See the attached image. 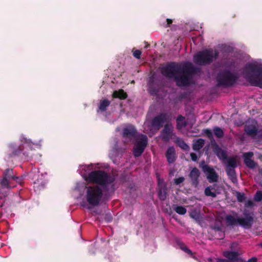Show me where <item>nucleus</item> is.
<instances>
[{
  "mask_svg": "<svg viewBox=\"0 0 262 262\" xmlns=\"http://www.w3.org/2000/svg\"><path fill=\"white\" fill-rule=\"evenodd\" d=\"M223 255L231 260L237 261L239 259L238 258V253L236 251H225L224 252Z\"/></svg>",
  "mask_w": 262,
  "mask_h": 262,
  "instance_id": "nucleus-18",
  "label": "nucleus"
},
{
  "mask_svg": "<svg viewBox=\"0 0 262 262\" xmlns=\"http://www.w3.org/2000/svg\"><path fill=\"white\" fill-rule=\"evenodd\" d=\"M225 161L227 162L226 168H235L237 166L236 159L235 157H228Z\"/></svg>",
  "mask_w": 262,
  "mask_h": 262,
  "instance_id": "nucleus-22",
  "label": "nucleus"
},
{
  "mask_svg": "<svg viewBox=\"0 0 262 262\" xmlns=\"http://www.w3.org/2000/svg\"><path fill=\"white\" fill-rule=\"evenodd\" d=\"M245 217H238V224L245 228H250L254 221L253 214L247 212H244Z\"/></svg>",
  "mask_w": 262,
  "mask_h": 262,
  "instance_id": "nucleus-11",
  "label": "nucleus"
},
{
  "mask_svg": "<svg viewBox=\"0 0 262 262\" xmlns=\"http://www.w3.org/2000/svg\"><path fill=\"white\" fill-rule=\"evenodd\" d=\"M167 24L165 26V27H169L170 25L172 23V20L169 18H167L166 19Z\"/></svg>",
  "mask_w": 262,
  "mask_h": 262,
  "instance_id": "nucleus-46",
  "label": "nucleus"
},
{
  "mask_svg": "<svg viewBox=\"0 0 262 262\" xmlns=\"http://www.w3.org/2000/svg\"><path fill=\"white\" fill-rule=\"evenodd\" d=\"M141 55V52L139 50H136L133 52L134 56L137 59H140Z\"/></svg>",
  "mask_w": 262,
  "mask_h": 262,
  "instance_id": "nucleus-41",
  "label": "nucleus"
},
{
  "mask_svg": "<svg viewBox=\"0 0 262 262\" xmlns=\"http://www.w3.org/2000/svg\"><path fill=\"white\" fill-rule=\"evenodd\" d=\"M185 117L182 115H179L177 118V128L178 129H181L183 127L186 126L187 124L185 121Z\"/></svg>",
  "mask_w": 262,
  "mask_h": 262,
  "instance_id": "nucleus-24",
  "label": "nucleus"
},
{
  "mask_svg": "<svg viewBox=\"0 0 262 262\" xmlns=\"http://www.w3.org/2000/svg\"><path fill=\"white\" fill-rule=\"evenodd\" d=\"M203 132L205 134L206 136L210 140H213V134L211 129L207 128L203 130Z\"/></svg>",
  "mask_w": 262,
  "mask_h": 262,
  "instance_id": "nucleus-36",
  "label": "nucleus"
},
{
  "mask_svg": "<svg viewBox=\"0 0 262 262\" xmlns=\"http://www.w3.org/2000/svg\"><path fill=\"white\" fill-rule=\"evenodd\" d=\"M211 51L213 61L216 60L219 56V52L217 50L213 51L212 49H209Z\"/></svg>",
  "mask_w": 262,
  "mask_h": 262,
  "instance_id": "nucleus-40",
  "label": "nucleus"
},
{
  "mask_svg": "<svg viewBox=\"0 0 262 262\" xmlns=\"http://www.w3.org/2000/svg\"><path fill=\"white\" fill-rule=\"evenodd\" d=\"M190 155L191 157V159L193 161L195 162L197 161L198 157H197V155L195 153L191 152V153H190Z\"/></svg>",
  "mask_w": 262,
  "mask_h": 262,
  "instance_id": "nucleus-45",
  "label": "nucleus"
},
{
  "mask_svg": "<svg viewBox=\"0 0 262 262\" xmlns=\"http://www.w3.org/2000/svg\"><path fill=\"white\" fill-rule=\"evenodd\" d=\"M13 181H15L17 183L19 184H21L23 183V182L21 180V178H20L19 177L14 176Z\"/></svg>",
  "mask_w": 262,
  "mask_h": 262,
  "instance_id": "nucleus-44",
  "label": "nucleus"
},
{
  "mask_svg": "<svg viewBox=\"0 0 262 262\" xmlns=\"http://www.w3.org/2000/svg\"><path fill=\"white\" fill-rule=\"evenodd\" d=\"M137 134V130L133 125H129L123 129L122 135L124 138L132 140Z\"/></svg>",
  "mask_w": 262,
  "mask_h": 262,
  "instance_id": "nucleus-15",
  "label": "nucleus"
},
{
  "mask_svg": "<svg viewBox=\"0 0 262 262\" xmlns=\"http://www.w3.org/2000/svg\"><path fill=\"white\" fill-rule=\"evenodd\" d=\"M245 131L248 135L253 137L255 136L258 133L256 127L251 125L246 126Z\"/></svg>",
  "mask_w": 262,
  "mask_h": 262,
  "instance_id": "nucleus-19",
  "label": "nucleus"
},
{
  "mask_svg": "<svg viewBox=\"0 0 262 262\" xmlns=\"http://www.w3.org/2000/svg\"><path fill=\"white\" fill-rule=\"evenodd\" d=\"M253 155V152L251 151L245 152L243 155L244 163L247 167L250 169L254 168L257 165L254 160L251 159Z\"/></svg>",
  "mask_w": 262,
  "mask_h": 262,
  "instance_id": "nucleus-14",
  "label": "nucleus"
},
{
  "mask_svg": "<svg viewBox=\"0 0 262 262\" xmlns=\"http://www.w3.org/2000/svg\"><path fill=\"white\" fill-rule=\"evenodd\" d=\"M86 181L102 186L103 190L106 193H113L115 191L114 182L115 178L111 174L101 170L90 172Z\"/></svg>",
  "mask_w": 262,
  "mask_h": 262,
  "instance_id": "nucleus-2",
  "label": "nucleus"
},
{
  "mask_svg": "<svg viewBox=\"0 0 262 262\" xmlns=\"http://www.w3.org/2000/svg\"><path fill=\"white\" fill-rule=\"evenodd\" d=\"M254 200L256 202H260L262 200V191H257L254 197Z\"/></svg>",
  "mask_w": 262,
  "mask_h": 262,
  "instance_id": "nucleus-35",
  "label": "nucleus"
},
{
  "mask_svg": "<svg viewBox=\"0 0 262 262\" xmlns=\"http://www.w3.org/2000/svg\"><path fill=\"white\" fill-rule=\"evenodd\" d=\"M146 46L144 47L145 48H147L148 47H149V44H148L147 42H146Z\"/></svg>",
  "mask_w": 262,
  "mask_h": 262,
  "instance_id": "nucleus-51",
  "label": "nucleus"
},
{
  "mask_svg": "<svg viewBox=\"0 0 262 262\" xmlns=\"http://www.w3.org/2000/svg\"><path fill=\"white\" fill-rule=\"evenodd\" d=\"M222 50L223 52L226 53H230L233 52V49L230 46H227L226 45H222Z\"/></svg>",
  "mask_w": 262,
  "mask_h": 262,
  "instance_id": "nucleus-34",
  "label": "nucleus"
},
{
  "mask_svg": "<svg viewBox=\"0 0 262 262\" xmlns=\"http://www.w3.org/2000/svg\"><path fill=\"white\" fill-rule=\"evenodd\" d=\"M14 176H15L13 174V169L11 168H8L6 169L3 173V177L4 178L8 179L11 181H13Z\"/></svg>",
  "mask_w": 262,
  "mask_h": 262,
  "instance_id": "nucleus-28",
  "label": "nucleus"
},
{
  "mask_svg": "<svg viewBox=\"0 0 262 262\" xmlns=\"http://www.w3.org/2000/svg\"><path fill=\"white\" fill-rule=\"evenodd\" d=\"M9 148L11 153L9 155L8 158H11L13 156H20L24 149V146L23 144L17 146L14 144H11L9 145Z\"/></svg>",
  "mask_w": 262,
  "mask_h": 262,
  "instance_id": "nucleus-16",
  "label": "nucleus"
},
{
  "mask_svg": "<svg viewBox=\"0 0 262 262\" xmlns=\"http://www.w3.org/2000/svg\"><path fill=\"white\" fill-rule=\"evenodd\" d=\"M103 191V189L98 185L86 187V200L88 203L93 206L98 205L101 200Z\"/></svg>",
  "mask_w": 262,
  "mask_h": 262,
  "instance_id": "nucleus-5",
  "label": "nucleus"
},
{
  "mask_svg": "<svg viewBox=\"0 0 262 262\" xmlns=\"http://www.w3.org/2000/svg\"><path fill=\"white\" fill-rule=\"evenodd\" d=\"M261 247H262V243L261 244Z\"/></svg>",
  "mask_w": 262,
  "mask_h": 262,
  "instance_id": "nucleus-55",
  "label": "nucleus"
},
{
  "mask_svg": "<svg viewBox=\"0 0 262 262\" xmlns=\"http://www.w3.org/2000/svg\"><path fill=\"white\" fill-rule=\"evenodd\" d=\"M191 180V184L192 186L196 187L199 185V178L200 177V172L196 167L192 169L189 174Z\"/></svg>",
  "mask_w": 262,
  "mask_h": 262,
  "instance_id": "nucleus-13",
  "label": "nucleus"
},
{
  "mask_svg": "<svg viewBox=\"0 0 262 262\" xmlns=\"http://www.w3.org/2000/svg\"><path fill=\"white\" fill-rule=\"evenodd\" d=\"M180 97H181V98H182L184 97V96L183 95H181Z\"/></svg>",
  "mask_w": 262,
  "mask_h": 262,
  "instance_id": "nucleus-53",
  "label": "nucleus"
},
{
  "mask_svg": "<svg viewBox=\"0 0 262 262\" xmlns=\"http://www.w3.org/2000/svg\"><path fill=\"white\" fill-rule=\"evenodd\" d=\"M199 166L206 174L207 179L209 183H215L218 181L219 175L212 167L205 164L204 161L200 163Z\"/></svg>",
  "mask_w": 262,
  "mask_h": 262,
  "instance_id": "nucleus-7",
  "label": "nucleus"
},
{
  "mask_svg": "<svg viewBox=\"0 0 262 262\" xmlns=\"http://www.w3.org/2000/svg\"><path fill=\"white\" fill-rule=\"evenodd\" d=\"M26 177V175L25 174H23V175H21V176H20L19 177L21 178V181L23 182L24 180H25V178Z\"/></svg>",
  "mask_w": 262,
  "mask_h": 262,
  "instance_id": "nucleus-50",
  "label": "nucleus"
},
{
  "mask_svg": "<svg viewBox=\"0 0 262 262\" xmlns=\"http://www.w3.org/2000/svg\"><path fill=\"white\" fill-rule=\"evenodd\" d=\"M215 154L217 157L223 161H225L228 157L226 152L219 147L215 150Z\"/></svg>",
  "mask_w": 262,
  "mask_h": 262,
  "instance_id": "nucleus-25",
  "label": "nucleus"
},
{
  "mask_svg": "<svg viewBox=\"0 0 262 262\" xmlns=\"http://www.w3.org/2000/svg\"><path fill=\"white\" fill-rule=\"evenodd\" d=\"M180 248L183 251H184L187 254L190 255L192 254V251L189 249H188V248L185 244H182L180 246Z\"/></svg>",
  "mask_w": 262,
  "mask_h": 262,
  "instance_id": "nucleus-38",
  "label": "nucleus"
},
{
  "mask_svg": "<svg viewBox=\"0 0 262 262\" xmlns=\"http://www.w3.org/2000/svg\"><path fill=\"white\" fill-rule=\"evenodd\" d=\"M165 156L169 163H172L176 160V151L173 146H170L168 148Z\"/></svg>",
  "mask_w": 262,
  "mask_h": 262,
  "instance_id": "nucleus-17",
  "label": "nucleus"
},
{
  "mask_svg": "<svg viewBox=\"0 0 262 262\" xmlns=\"http://www.w3.org/2000/svg\"><path fill=\"white\" fill-rule=\"evenodd\" d=\"M257 260V259L255 257H253L251 258H250L247 262H256Z\"/></svg>",
  "mask_w": 262,
  "mask_h": 262,
  "instance_id": "nucleus-47",
  "label": "nucleus"
},
{
  "mask_svg": "<svg viewBox=\"0 0 262 262\" xmlns=\"http://www.w3.org/2000/svg\"><path fill=\"white\" fill-rule=\"evenodd\" d=\"M190 216L191 218L195 220H198L199 218V214L196 212L195 210H192L190 213Z\"/></svg>",
  "mask_w": 262,
  "mask_h": 262,
  "instance_id": "nucleus-39",
  "label": "nucleus"
},
{
  "mask_svg": "<svg viewBox=\"0 0 262 262\" xmlns=\"http://www.w3.org/2000/svg\"><path fill=\"white\" fill-rule=\"evenodd\" d=\"M158 179L157 192L158 198L161 201H165L167 196V184L163 179H160L159 175L157 176Z\"/></svg>",
  "mask_w": 262,
  "mask_h": 262,
  "instance_id": "nucleus-10",
  "label": "nucleus"
},
{
  "mask_svg": "<svg viewBox=\"0 0 262 262\" xmlns=\"http://www.w3.org/2000/svg\"><path fill=\"white\" fill-rule=\"evenodd\" d=\"M236 196L237 201L239 202H243L245 199V194L244 193H241L239 192H237L236 193Z\"/></svg>",
  "mask_w": 262,
  "mask_h": 262,
  "instance_id": "nucleus-37",
  "label": "nucleus"
},
{
  "mask_svg": "<svg viewBox=\"0 0 262 262\" xmlns=\"http://www.w3.org/2000/svg\"><path fill=\"white\" fill-rule=\"evenodd\" d=\"M248 204L249 206H252L253 205V203L252 201H249L248 202Z\"/></svg>",
  "mask_w": 262,
  "mask_h": 262,
  "instance_id": "nucleus-52",
  "label": "nucleus"
},
{
  "mask_svg": "<svg viewBox=\"0 0 262 262\" xmlns=\"http://www.w3.org/2000/svg\"><path fill=\"white\" fill-rule=\"evenodd\" d=\"M104 219L107 222L109 223L112 221L113 217L110 214H106Z\"/></svg>",
  "mask_w": 262,
  "mask_h": 262,
  "instance_id": "nucleus-43",
  "label": "nucleus"
},
{
  "mask_svg": "<svg viewBox=\"0 0 262 262\" xmlns=\"http://www.w3.org/2000/svg\"><path fill=\"white\" fill-rule=\"evenodd\" d=\"M173 209L177 213L180 215H184L186 213V209L182 206L175 205L173 206Z\"/></svg>",
  "mask_w": 262,
  "mask_h": 262,
  "instance_id": "nucleus-30",
  "label": "nucleus"
},
{
  "mask_svg": "<svg viewBox=\"0 0 262 262\" xmlns=\"http://www.w3.org/2000/svg\"><path fill=\"white\" fill-rule=\"evenodd\" d=\"M205 144V140L200 138L196 140L192 144V149L195 151L200 150Z\"/></svg>",
  "mask_w": 262,
  "mask_h": 262,
  "instance_id": "nucleus-23",
  "label": "nucleus"
},
{
  "mask_svg": "<svg viewBox=\"0 0 262 262\" xmlns=\"http://www.w3.org/2000/svg\"><path fill=\"white\" fill-rule=\"evenodd\" d=\"M185 180V179L183 177H180L178 178H176L174 179V183L176 185H179L180 183L183 182Z\"/></svg>",
  "mask_w": 262,
  "mask_h": 262,
  "instance_id": "nucleus-42",
  "label": "nucleus"
},
{
  "mask_svg": "<svg viewBox=\"0 0 262 262\" xmlns=\"http://www.w3.org/2000/svg\"><path fill=\"white\" fill-rule=\"evenodd\" d=\"M217 262H229L228 260L224 259H219L217 260Z\"/></svg>",
  "mask_w": 262,
  "mask_h": 262,
  "instance_id": "nucleus-49",
  "label": "nucleus"
},
{
  "mask_svg": "<svg viewBox=\"0 0 262 262\" xmlns=\"http://www.w3.org/2000/svg\"><path fill=\"white\" fill-rule=\"evenodd\" d=\"M178 144L180 147L185 150H188L189 149V146L182 139L178 141Z\"/></svg>",
  "mask_w": 262,
  "mask_h": 262,
  "instance_id": "nucleus-32",
  "label": "nucleus"
},
{
  "mask_svg": "<svg viewBox=\"0 0 262 262\" xmlns=\"http://www.w3.org/2000/svg\"><path fill=\"white\" fill-rule=\"evenodd\" d=\"M112 96L113 98H119L121 100H124L127 97V95L123 90L120 89L118 91H114Z\"/></svg>",
  "mask_w": 262,
  "mask_h": 262,
  "instance_id": "nucleus-21",
  "label": "nucleus"
},
{
  "mask_svg": "<svg viewBox=\"0 0 262 262\" xmlns=\"http://www.w3.org/2000/svg\"><path fill=\"white\" fill-rule=\"evenodd\" d=\"M227 223L231 226H233L236 224H238V218L235 219L232 215H227L226 217Z\"/></svg>",
  "mask_w": 262,
  "mask_h": 262,
  "instance_id": "nucleus-29",
  "label": "nucleus"
},
{
  "mask_svg": "<svg viewBox=\"0 0 262 262\" xmlns=\"http://www.w3.org/2000/svg\"><path fill=\"white\" fill-rule=\"evenodd\" d=\"M173 126L170 123H167L164 126V128L161 132L162 140L164 142H168L173 135Z\"/></svg>",
  "mask_w": 262,
  "mask_h": 262,
  "instance_id": "nucleus-12",
  "label": "nucleus"
},
{
  "mask_svg": "<svg viewBox=\"0 0 262 262\" xmlns=\"http://www.w3.org/2000/svg\"><path fill=\"white\" fill-rule=\"evenodd\" d=\"M261 158H262V156H260V157H259V159H261Z\"/></svg>",
  "mask_w": 262,
  "mask_h": 262,
  "instance_id": "nucleus-54",
  "label": "nucleus"
},
{
  "mask_svg": "<svg viewBox=\"0 0 262 262\" xmlns=\"http://www.w3.org/2000/svg\"><path fill=\"white\" fill-rule=\"evenodd\" d=\"M204 193L206 196L215 198L216 195L215 192H212L210 187H207L205 189Z\"/></svg>",
  "mask_w": 262,
  "mask_h": 262,
  "instance_id": "nucleus-33",
  "label": "nucleus"
},
{
  "mask_svg": "<svg viewBox=\"0 0 262 262\" xmlns=\"http://www.w3.org/2000/svg\"><path fill=\"white\" fill-rule=\"evenodd\" d=\"M110 101L107 99L101 100L100 101L98 108L101 112H104L106 110V108L110 105Z\"/></svg>",
  "mask_w": 262,
  "mask_h": 262,
  "instance_id": "nucleus-26",
  "label": "nucleus"
},
{
  "mask_svg": "<svg viewBox=\"0 0 262 262\" xmlns=\"http://www.w3.org/2000/svg\"><path fill=\"white\" fill-rule=\"evenodd\" d=\"M170 121V116L167 113H161L154 117L151 121V125L154 128L159 129L163 127L165 122Z\"/></svg>",
  "mask_w": 262,
  "mask_h": 262,
  "instance_id": "nucleus-9",
  "label": "nucleus"
},
{
  "mask_svg": "<svg viewBox=\"0 0 262 262\" xmlns=\"http://www.w3.org/2000/svg\"><path fill=\"white\" fill-rule=\"evenodd\" d=\"M161 72L164 76L173 79L178 86H187L190 84L191 78L195 72V69L191 63L181 66L178 63L170 62L161 68Z\"/></svg>",
  "mask_w": 262,
  "mask_h": 262,
  "instance_id": "nucleus-1",
  "label": "nucleus"
},
{
  "mask_svg": "<svg viewBox=\"0 0 262 262\" xmlns=\"http://www.w3.org/2000/svg\"><path fill=\"white\" fill-rule=\"evenodd\" d=\"M193 61L199 66L210 64L213 62L211 50L205 49L199 52L194 55Z\"/></svg>",
  "mask_w": 262,
  "mask_h": 262,
  "instance_id": "nucleus-6",
  "label": "nucleus"
},
{
  "mask_svg": "<svg viewBox=\"0 0 262 262\" xmlns=\"http://www.w3.org/2000/svg\"><path fill=\"white\" fill-rule=\"evenodd\" d=\"M21 142L28 145L30 144V142L26 138H24L23 140H21Z\"/></svg>",
  "mask_w": 262,
  "mask_h": 262,
  "instance_id": "nucleus-48",
  "label": "nucleus"
},
{
  "mask_svg": "<svg viewBox=\"0 0 262 262\" xmlns=\"http://www.w3.org/2000/svg\"><path fill=\"white\" fill-rule=\"evenodd\" d=\"M238 79L237 73H233L228 69L220 71L216 75V80L218 86H232Z\"/></svg>",
  "mask_w": 262,
  "mask_h": 262,
  "instance_id": "nucleus-4",
  "label": "nucleus"
},
{
  "mask_svg": "<svg viewBox=\"0 0 262 262\" xmlns=\"http://www.w3.org/2000/svg\"><path fill=\"white\" fill-rule=\"evenodd\" d=\"M215 136L218 138H221L224 136L223 130L219 127L215 126L213 129Z\"/></svg>",
  "mask_w": 262,
  "mask_h": 262,
  "instance_id": "nucleus-31",
  "label": "nucleus"
},
{
  "mask_svg": "<svg viewBox=\"0 0 262 262\" xmlns=\"http://www.w3.org/2000/svg\"><path fill=\"white\" fill-rule=\"evenodd\" d=\"M226 172L229 178L233 183L237 182L236 174L235 168H226Z\"/></svg>",
  "mask_w": 262,
  "mask_h": 262,
  "instance_id": "nucleus-20",
  "label": "nucleus"
},
{
  "mask_svg": "<svg viewBox=\"0 0 262 262\" xmlns=\"http://www.w3.org/2000/svg\"><path fill=\"white\" fill-rule=\"evenodd\" d=\"M11 181L3 177V179L0 181V187L7 189L13 187L14 186L11 185Z\"/></svg>",
  "mask_w": 262,
  "mask_h": 262,
  "instance_id": "nucleus-27",
  "label": "nucleus"
},
{
  "mask_svg": "<svg viewBox=\"0 0 262 262\" xmlns=\"http://www.w3.org/2000/svg\"><path fill=\"white\" fill-rule=\"evenodd\" d=\"M246 79L252 86L262 88V66L253 63H247L244 68Z\"/></svg>",
  "mask_w": 262,
  "mask_h": 262,
  "instance_id": "nucleus-3",
  "label": "nucleus"
},
{
  "mask_svg": "<svg viewBox=\"0 0 262 262\" xmlns=\"http://www.w3.org/2000/svg\"><path fill=\"white\" fill-rule=\"evenodd\" d=\"M148 143V138L146 135H142L139 140L135 144L133 153L135 157H140L144 152Z\"/></svg>",
  "mask_w": 262,
  "mask_h": 262,
  "instance_id": "nucleus-8",
  "label": "nucleus"
}]
</instances>
